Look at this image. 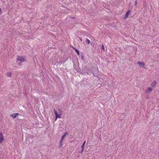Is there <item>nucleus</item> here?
I'll use <instances>...</instances> for the list:
<instances>
[{
    "mask_svg": "<svg viewBox=\"0 0 159 159\" xmlns=\"http://www.w3.org/2000/svg\"><path fill=\"white\" fill-rule=\"evenodd\" d=\"M18 113H13L11 114V116L13 118H15L16 117L17 115H18Z\"/></svg>",
    "mask_w": 159,
    "mask_h": 159,
    "instance_id": "nucleus-8",
    "label": "nucleus"
},
{
    "mask_svg": "<svg viewBox=\"0 0 159 159\" xmlns=\"http://www.w3.org/2000/svg\"><path fill=\"white\" fill-rule=\"evenodd\" d=\"M135 4H137V2L136 1L135 2Z\"/></svg>",
    "mask_w": 159,
    "mask_h": 159,
    "instance_id": "nucleus-20",
    "label": "nucleus"
},
{
    "mask_svg": "<svg viewBox=\"0 0 159 159\" xmlns=\"http://www.w3.org/2000/svg\"><path fill=\"white\" fill-rule=\"evenodd\" d=\"M93 75H95L93 74Z\"/></svg>",
    "mask_w": 159,
    "mask_h": 159,
    "instance_id": "nucleus-21",
    "label": "nucleus"
},
{
    "mask_svg": "<svg viewBox=\"0 0 159 159\" xmlns=\"http://www.w3.org/2000/svg\"><path fill=\"white\" fill-rule=\"evenodd\" d=\"M130 12L131 11L130 10H128L127 11V12H126L125 14V16L124 17L125 19L127 18L128 17Z\"/></svg>",
    "mask_w": 159,
    "mask_h": 159,
    "instance_id": "nucleus-6",
    "label": "nucleus"
},
{
    "mask_svg": "<svg viewBox=\"0 0 159 159\" xmlns=\"http://www.w3.org/2000/svg\"><path fill=\"white\" fill-rule=\"evenodd\" d=\"M82 60H84V57H83V56H82Z\"/></svg>",
    "mask_w": 159,
    "mask_h": 159,
    "instance_id": "nucleus-19",
    "label": "nucleus"
},
{
    "mask_svg": "<svg viewBox=\"0 0 159 159\" xmlns=\"http://www.w3.org/2000/svg\"><path fill=\"white\" fill-rule=\"evenodd\" d=\"M54 111L56 116V120L57 118H60L61 117V115L62 114L61 112L59 113V114H58L57 111L55 109L54 110Z\"/></svg>",
    "mask_w": 159,
    "mask_h": 159,
    "instance_id": "nucleus-2",
    "label": "nucleus"
},
{
    "mask_svg": "<svg viewBox=\"0 0 159 159\" xmlns=\"http://www.w3.org/2000/svg\"><path fill=\"white\" fill-rule=\"evenodd\" d=\"M66 135V134H64V135L62 137L61 139V140L62 141V140H63L64 137H65Z\"/></svg>",
    "mask_w": 159,
    "mask_h": 159,
    "instance_id": "nucleus-10",
    "label": "nucleus"
},
{
    "mask_svg": "<svg viewBox=\"0 0 159 159\" xmlns=\"http://www.w3.org/2000/svg\"><path fill=\"white\" fill-rule=\"evenodd\" d=\"M7 75L8 76H10L11 75V73L10 72H8L7 74Z\"/></svg>",
    "mask_w": 159,
    "mask_h": 159,
    "instance_id": "nucleus-13",
    "label": "nucleus"
},
{
    "mask_svg": "<svg viewBox=\"0 0 159 159\" xmlns=\"http://www.w3.org/2000/svg\"><path fill=\"white\" fill-rule=\"evenodd\" d=\"M137 63L140 67H142L143 68H145V65L144 62L138 61Z\"/></svg>",
    "mask_w": 159,
    "mask_h": 159,
    "instance_id": "nucleus-3",
    "label": "nucleus"
},
{
    "mask_svg": "<svg viewBox=\"0 0 159 159\" xmlns=\"http://www.w3.org/2000/svg\"><path fill=\"white\" fill-rule=\"evenodd\" d=\"M156 84V82L155 81H153L151 84V85L152 87H154Z\"/></svg>",
    "mask_w": 159,
    "mask_h": 159,
    "instance_id": "nucleus-7",
    "label": "nucleus"
},
{
    "mask_svg": "<svg viewBox=\"0 0 159 159\" xmlns=\"http://www.w3.org/2000/svg\"><path fill=\"white\" fill-rule=\"evenodd\" d=\"M152 90V89L150 87H148V88L146 89L145 92L147 94L149 93Z\"/></svg>",
    "mask_w": 159,
    "mask_h": 159,
    "instance_id": "nucleus-4",
    "label": "nucleus"
},
{
    "mask_svg": "<svg viewBox=\"0 0 159 159\" xmlns=\"http://www.w3.org/2000/svg\"><path fill=\"white\" fill-rule=\"evenodd\" d=\"M73 49L75 50V51L76 52L78 55H80V52L79 50L75 48H73Z\"/></svg>",
    "mask_w": 159,
    "mask_h": 159,
    "instance_id": "nucleus-9",
    "label": "nucleus"
},
{
    "mask_svg": "<svg viewBox=\"0 0 159 159\" xmlns=\"http://www.w3.org/2000/svg\"><path fill=\"white\" fill-rule=\"evenodd\" d=\"M62 145V141L60 140L59 143V146L61 147Z\"/></svg>",
    "mask_w": 159,
    "mask_h": 159,
    "instance_id": "nucleus-12",
    "label": "nucleus"
},
{
    "mask_svg": "<svg viewBox=\"0 0 159 159\" xmlns=\"http://www.w3.org/2000/svg\"><path fill=\"white\" fill-rule=\"evenodd\" d=\"M85 142H86V141H85L83 143V145H85Z\"/></svg>",
    "mask_w": 159,
    "mask_h": 159,
    "instance_id": "nucleus-17",
    "label": "nucleus"
},
{
    "mask_svg": "<svg viewBox=\"0 0 159 159\" xmlns=\"http://www.w3.org/2000/svg\"><path fill=\"white\" fill-rule=\"evenodd\" d=\"M102 48L103 50H105V48L104 45L102 44Z\"/></svg>",
    "mask_w": 159,
    "mask_h": 159,
    "instance_id": "nucleus-14",
    "label": "nucleus"
},
{
    "mask_svg": "<svg viewBox=\"0 0 159 159\" xmlns=\"http://www.w3.org/2000/svg\"><path fill=\"white\" fill-rule=\"evenodd\" d=\"M84 145H83V144H82V146H81L82 148V149H84Z\"/></svg>",
    "mask_w": 159,
    "mask_h": 159,
    "instance_id": "nucleus-15",
    "label": "nucleus"
},
{
    "mask_svg": "<svg viewBox=\"0 0 159 159\" xmlns=\"http://www.w3.org/2000/svg\"><path fill=\"white\" fill-rule=\"evenodd\" d=\"M84 150V149H82H82H81V150L80 151V152L81 153H82L83 152Z\"/></svg>",
    "mask_w": 159,
    "mask_h": 159,
    "instance_id": "nucleus-16",
    "label": "nucleus"
},
{
    "mask_svg": "<svg viewBox=\"0 0 159 159\" xmlns=\"http://www.w3.org/2000/svg\"><path fill=\"white\" fill-rule=\"evenodd\" d=\"M80 40L81 41H82V39L81 38H80Z\"/></svg>",
    "mask_w": 159,
    "mask_h": 159,
    "instance_id": "nucleus-18",
    "label": "nucleus"
},
{
    "mask_svg": "<svg viewBox=\"0 0 159 159\" xmlns=\"http://www.w3.org/2000/svg\"><path fill=\"white\" fill-rule=\"evenodd\" d=\"M4 140V138L2 134V132H0V143H1Z\"/></svg>",
    "mask_w": 159,
    "mask_h": 159,
    "instance_id": "nucleus-5",
    "label": "nucleus"
},
{
    "mask_svg": "<svg viewBox=\"0 0 159 159\" xmlns=\"http://www.w3.org/2000/svg\"><path fill=\"white\" fill-rule=\"evenodd\" d=\"M86 41L88 44H89L90 43V41L89 39H88L87 38L86 39Z\"/></svg>",
    "mask_w": 159,
    "mask_h": 159,
    "instance_id": "nucleus-11",
    "label": "nucleus"
},
{
    "mask_svg": "<svg viewBox=\"0 0 159 159\" xmlns=\"http://www.w3.org/2000/svg\"><path fill=\"white\" fill-rule=\"evenodd\" d=\"M26 61V59L25 57L18 56L16 57V61L18 63V61L20 62H23Z\"/></svg>",
    "mask_w": 159,
    "mask_h": 159,
    "instance_id": "nucleus-1",
    "label": "nucleus"
}]
</instances>
